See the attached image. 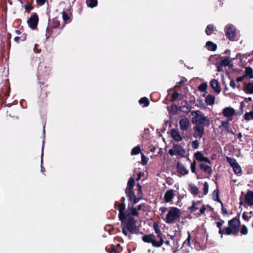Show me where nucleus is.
I'll return each instance as SVG.
<instances>
[{"mask_svg": "<svg viewBox=\"0 0 253 253\" xmlns=\"http://www.w3.org/2000/svg\"><path fill=\"white\" fill-rule=\"evenodd\" d=\"M176 167L178 176L180 177L182 175H185L188 174V170L186 169L181 163L179 162H177Z\"/></svg>", "mask_w": 253, "mask_h": 253, "instance_id": "16", "label": "nucleus"}, {"mask_svg": "<svg viewBox=\"0 0 253 253\" xmlns=\"http://www.w3.org/2000/svg\"><path fill=\"white\" fill-rule=\"evenodd\" d=\"M226 38L230 41H236V31L235 28L232 25H228L224 28Z\"/></svg>", "mask_w": 253, "mask_h": 253, "instance_id": "8", "label": "nucleus"}, {"mask_svg": "<svg viewBox=\"0 0 253 253\" xmlns=\"http://www.w3.org/2000/svg\"><path fill=\"white\" fill-rule=\"evenodd\" d=\"M202 112L199 110H196V111H192L191 112V114L193 116H199Z\"/></svg>", "mask_w": 253, "mask_h": 253, "instance_id": "57", "label": "nucleus"}, {"mask_svg": "<svg viewBox=\"0 0 253 253\" xmlns=\"http://www.w3.org/2000/svg\"><path fill=\"white\" fill-rule=\"evenodd\" d=\"M199 168L205 173L209 174V175L211 174L212 170L211 169V168L210 166H209L204 163H201L199 165Z\"/></svg>", "mask_w": 253, "mask_h": 253, "instance_id": "28", "label": "nucleus"}, {"mask_svg": "<svg viewBox=\"0 0 253 253\" xmlns=\"http://www.w3.org/2000/svg\"><path fill=\"white\" fill-rule=\"evenodd\" d=\"M178 106H179V104L178 105L174 104L171 105L169 107V114L171 115H176L177 113V111L179 110Z\"/></svg>", "mask_w": 253, "mask_h": 253, "instance_id": "32", "label": "nucleus"}, {"mask_svg": "<svg viewBox=\"0 0 253 253\" xmlns=\"http://www.w3.org/2000/svg\"><path fill=\"white\" fill-rule=\"evenodd\" d=\"M191 172L192 173L197 174V178L199 179L200 177H199V175L197 174V173L196 172V162L195 160H194L191 164Z\"/></svg>", "mask_w": 253, "mask_h": 253, "instance_id": "40", "label": "nucleus"}, {"mask_svg": "<svg viewBox=\"0 0 253 253\" xmlns=\"http://www.w3.org/2000/svg\"><path fill=\"white\" fill-rule=\"evenodd\" d=\"M126 198L124 197H122L121 198L120 202L116 201L114 204V207L116 208L118 207V211H119L118 217L119 219L124 218V215H125V210H126Z\"/></svg>", "mask_w": 253, "mask_h": 253, "instance_id": "7", "label": "nucleus"}, {"mask_svg": "<svg viewBox=\"0 0 253 253\" xmlns=\"http://www.w3.org/2000/svg\"><path fill=\"white\" fill-rule=\"evenodd\" d=\"M226 160L232 168L238 163L236 159L233 158L226 157Z\"/></svg>", "mask_w": 253, "mask_h": 253, "instance_id": "39", "label": "nucleus"}, {"mask_svg": "<svg viewBox=\"0 0 253 253\" xmlns=\"http://www.w3.org/2000/svg\"><path fill=\"white\" fill-rule=\"evenodd\" d=\"M47 85L41 87V92L39 97L38 103L40 106H42L46 102L48 91L46 90L45 87H47Z\"/></svg>", "mask_w": 253, "mask_h": 253, "instance_id": "12", "label": "nucleus"}, {"mask_svg": "<svg viewBox=\"0 0 253 253\" xmlns=\"http://www.w3.org/2000/svg\"><path fill=\"white\" fill-rule=\"evenodd\" d=\"M210 85L215 93H219L221 92V87L217 80L212 79L210 82Z\"/></svg>", "mask_w": 253, "mask_h": 253, "instance_id": "23", "label": "nucleus"}, {"mask_svg": "<svg viewBox=\"0 0 253 253\" xmlns=\"http://www.w3.org/2000/svg\"><path fill=\"white\" fill-rule=\"evenodd\" d=\"M166 182L169 185H171L174 182L173 178L171 177H168L166 178Z\"/></svg>", "mask_w": 253, "mask_h": 253, "instance_id": "56", "label": "nucleus"}, {"mask_svg": "<svg viewBox=\"0 0 253 253\" xmlns=\"http://www.w3.org/2000/svg\"><path fill=\"white\" fill-rule=\"evenodd\" d=\"M62 18H63V20L66 23H68L71 21L70 17L66 11H63L62 12Z\"/></svg>", "mask_w": 253, "mask_h": 253, "instance_id": "47", "label": "nucleus"}, {"mask_svg": "<svg viewBox=\"0 0 253 253\" xmlns=\"http://www.w3.org/2000/svg\"><path fill=\"white\" fill-rule=\"evenodd\" d=\"M193 136L194 137L197 138L199 137L201 138L202 137L203 135L205 132V127L203 126H200V125H195L193 127Z\"/></svg>", "mask_w": 253, "mask_h": 253, "instance_id": "14", "label": "nucleus"}, {"mask_svg": "<svg viewBox=\"0 0 253 253\" xmlns=\"http://www.w3.org/2000/svg\"><path fill=\"white\" fill-rule=\"evenodd\" d=\"M230 85L231 87H232L233 88H235L236 87V83L234 80H231L230 82Z\"/></svg>", "mask_w": 253, "mask_h": 253, "instance_id": "62", "label": "nucleus"}, {"mask_svg": "<svg viewBox=\"0 0 253 253\" xmlns=\"http://www.w3.org/2000/svg\"><path fill=\"white\" fill-rule=\"evenodd\" d=\"M244 118L247 121L253 120V112L251 111L250 112H246L244 115Z\"/></svg>", "mask_w": 253, "mask_h": 253, "instance_id": "43", "label": "nucleus"}, {"mask_svg": "<svg viewBox=\"0 0 253 253\" xmlns=\"http://www.w3.org/2000/svg\"><path fill=\"white\" fill-rule=\"evenodd\" d=\"M136 190L137 191V196L135 194L134 191H133V195L131 196V198H130V197H127L128 200L132 201L133 204H136L143 199V194L142 189H136Z\"/></svg>", "mask_w": 253, "mask_h": 253, "instance_id": "13", "label": "nucleus"}, {"mask_svg": "<svg viewBox=\"0 0 253 253\" xmlns=\"http://www.w3.org/2000/svg\"><path fill=\"white\" fill-rule=\"evenodd\" d=\"M208 87V85L207 83H204L200 84L198 87V90L202 92H204L206 91Z\"/></svg>", "mask_w": 253, "mask_h": 253, "instance_id": "45", "label": "nucleus"}, {"mask_svg": "<svg viewBox=\"0 0 253 253\" xmlns=\"http://www.w3.org/2000/svg\"><path fill=\"white\" fill-rule=\"evenodd\" d=\"M206 46L209 50L214 51L217 49V45L211 41H208L206 42Z\"/></svg>", "mask_w": 253, "mask_h": 253, "instance_id": "33", "label": "nucleus"}, {"mask_svg": "<svg viewBox=\"0 0 253 253\" xmlns=\"http://www.w3.org/2000/svg\"><path fill=\"white\" fill-rule=\"evenodd\" d=\"M202 203V200L192 202V205L191 207L188 208V211L191 213L195 212L197 210L199 209L198 206Z\"/></svg>", "mask_w": 253, "mask_h": 253, "instance_id": "27", "label": "nucleus"}, {"mask_svg": "<svg viewBox=\"0 0 253 253\" xmlns=\"http://www.w3.org/2000/svg\"><path fill=\"white\" fill-rule=\"evenodd\" d=\"M46 0H36L37 3L39 5H43L46 2Z\"/></svg>", "mask_w": 253, "mask_h": 253, "instance_id": "61", "label": "nucleus"}, {"mask_svg": "<svg viewBox=\"0 0 253 253\" xmlns=\"http://www.w3.org/2000/svg\"><path fill=\"white\" fill-rule=\"evenodd\" d=\"M246 77L248 76L250 79L253 78V70L250 67H247L245 68V74L244 75Z\"/></svg>", "mask_w": 253, "mask_h": 253, "instance_id": "36", "label": "nucleus"}, {"mask_svg": "<svg viewBox=\"0 0 253 253\" xmlns=\"http://www.w3.org/2000/svg\"><path fill=\"white\" fill-rule=\"evenodd\" d=\"M194 158L199 162H204L211 164V161L209 158L205 157L203 153L200 151H197L194 154Z\"/></svg>", "mask_w": 253, "mask_h": 253, "instance_id": "17", "label": "nucleus"}, {"mask_svg": "<svg viewBox=\"0 0 253 253\" xmlns=\"http://www.w3.org/2000/svg\"><path fill=\"white\" fill-rule=\"evenodd\" d=\"M128 201L129 202V204L127 207V211L125 212V215L128 218L129 217H133V216H138L139 214V212L136 211V209H135L134 207L135 204H133L132 201L130 200Z\"/></svg>", "mask_w": 253, "mask_h": 253, "instance_id": "10", "label": "nucleus"}, {"mask_svg": "<svg viewBox=\"0 0 253 253\" xmlns=\"http://www.w3.org/2000/svg\"><path fill=\"white\" fill-rule=\"evenodd\" d=\"M209 192V184L207 182H205L204 184V188L203 189V192L204 195L208 194Z\"/></svg>", "mask_w": 253, "mask_h": 253, "instance_id": "49", "label": "nucleus"}, {"mask_svg": "<svg viewBox=\"0 0 253 253\" xmlns=\"http://www.w3.org/2000/svg\"><path fill=\"white\" fill-rule=\"evenodd\" d=\"M39 20V18L37 13H33L27 20L29 27L33 30L37 29Z\"/></svg>", "mask_w": 253, "mask_h": 253, "instance_id": "9", "label": "nucleus"}, {"mask_svg": "<svg viewBox=\"0 0 253 253\" xmlns=\"http://www.w3.org/2000/svg\"><path fill=\"white\" fill-rule=\"evenodd\" d=\"M240 54V53H238L236 55V58H233L232 59H230L229 57H226L223 59V58L221 57V60L219 63L221 67H226V66H230L232 67L233 66L232 64H230L232 62V60L237 58L238 57V56Z\"/></svg>", "mask_w": 253, "mask_h": 253, "instance_id": "20", "label": "nucleus"}, {"mask_svg": "<svg viewBox=\"0 0 253 253\" xmlns=\"http://www.w3.org/2000/svg\"><path fill=\"white\" fill-rule=\"evenodd\" d=\"M175 154L181 157H184L186 153L185 149L180 145L175 144L173 145Z\"/></svg>", "mask_w": 253, "mask_h": 253, "instance_id": "19", "label": "nucleus"}, {"mask_svg": "<svg viewBox=\"0 0 253 253\" xmlns=\"http://www.w3.org/2000/svg\"><path fill=\"white\" fill-rule=\"evenodd\" d=\"M111 248L112 250L111 253H120V251H118L114 245L112 246Z\"/></svg>", "mask_w": 253, "mask_h": 253, "instance_id": "58", "label": "nucleus"}, {"mask_svg": "<svg viewBox=\"0 0 253 253\" xmlns=\"http://www.w3.org/2000/svg\"><path fill=\"white\" fill-rule=\"evenodd\" d=\"M32 63L33 65L39 64L37 74L39 83L41 85H44L45 82L49 78L51 74V68L50 65L44 62H41L40 58L37 56L32 59Z\"/></svg>", "mask_w": 253, "mask_h": 253, "instance_id": "2", "label": "nucleus"}, {"mask_svg": "<svg viewBox=\"0 0 253 253\" xmlns=\"http://www.w3.org/2000/svg\"><path fill=\"white\" fill-rule=\"evenodd\" d=\"M169 154L171 156H173L175 154L174 149H170L169 150Z\"/></svg>", "mask_w": 253, "mask_h": 253, "instance_id": "64", "label": "nucleus"}, {"mask_svg": "<svg viewBox=\"0 0 253 253\" xmlns=\"http://www.w3.org/2000/svg\"><path fill=\"white\" fill-rule=\"evenodd\" d=\"M232 168H233V170L235 174H238L241 173L242 169H241L240 166L239 165V164L238 163H237L236 165L233 166L232 167Z\"/></svg>", "mask_w": 253, "mask_h": 253, "instance_id": "41", "label": "nucleus"}, {"mask_svg": "<svg viewBox=\"0 0 253 253\" xmlns=\"http://www.w3.org/2000/svg\"><path fill=\"white\" fill-rule=\"evenodd\" d=\"M206 210V207L205 205H203L202 207L200 209V213L197 214L198 216H201V214H203L205 213V211Z\"/></svg>", "mask_w": 253, "mask_h": 253, "instance_id": "55", "label": "nucleus"}, {"mask_svg": "<svg viewBox=\"0 0 253 253\" xmlns=\"http://www.w3.org/2000/svg\"><path fill=\"white\" fill-rule=\"evenodd\" d=\"M141 151V149L139 146H137L134 147L131 151V155H138Z\"/></svg>", "mask_w": 253, "mask_h": 253, "instance_id": "44", "label": "nucleus"}, {"mask_svg": "<svg viewBox=\"0 0 253 253\" xmlns=\"http://www.w3.org/2000/svg\"><path fill=\"white\" fill-rule=\"evenodd\" d=\"M53 28L51 27V26H50L49 25V26H48L46 28V36L47 37V38H48L52 34V32H53V30H52V29Z\"/></svg>", "mask_w": 253, "mask_h": 253, "instance_id": "50", "label": "nucleus"}, {"mask_svg": "<svg viewBox=\"0 0 253 253\" xmlns=\"http://www.w3.org/2000/svg\"><path fill=\"white\" fill-rule=\"evenodd\" d=\"M148 158H147L143 153H141V164L143 166L146 165L148 163Z\"/></svg>", "mask_w": 253, "mask_h": 253, "instance_id": "51", "label": "nucleus"}, {"mask_svg": "<svg viewBox=\"0 0 253 253\" xmlns=\"http://www.w3.org/2000/svg\"><path fill=\"white\" fill-rule=\"evenodd\" d=\"M181 94L179 93L178 92H177L176 91H174L172 94L170 101L174 102L176 100H181Z\"/></svg>", "mask_w": 253, "mask_h": 253, "instance_id": "35", "label": "nucleus"}, {"mask_svg": "<svg viewBox=\"0 0 253 253\" xmlns=\"http://www.w3.org/2000/svg\"><path fill=\"white\" fill-rule=\"evenodd\" d=\"M180 215V209L176 207H171L166 215L165 221L168 224H172L179 218Z\"/></svg>", "mask_w": 253, "mask_h": 253, "instance_id": "4", "label": "nucleus"}, {"mask_svg": "<svg viewBox=\"0 0 253 253\" xmlns=\"http://www.w3.org/2000/svg\"><path fill=\"white\" fill-rule=\"evenodd\" d=\"M245 203L249 206H253V191H248L245 196Z\"/></svg>", "mask_w": 253, "mask_h": 253, "instance_id": "22", "label": "nucleus"}, {"mask_svg": "<svg viewBox=\"0 0 253 253\" xmlns=\"http://www.w3.org/2000/svg\"><path fill=\"white\" fill-rule=\"evenodd\" d=\"M214 26L212 24L208 25L205 30V32L208 36H211L214 32Z\"/></svg>", "mask_w": 253, "mask_h": 253, "instance_id": "37", "label": "nucleus"}, {"mask_svg": "<svg viewBox=\"0 0 253 253\" xmlns=\"http://www.w3.org/2000/svg\"><path fill=\"white\" fill-rule=\"evenodd\" d=\"M155 236L153 234L145 235L142 237L144 242L151 243L152 246L156 248L161 247L162 246V240L161 241H157L155 240Z\"/></svg>", "mask_w": 253, "mask_h": 253, "instance_id": "6", "label": "nucleus"}, {"mask_svg": "<svg viewBox=\"0 0 253 253\" xmlns=\"http://www.w3.org/2000/svg\"><path fill=\"white\" fill-rule=\"evenodd\" d=\"M222 114L224 117L228 118V121H231L232 117L235 114V111L231 107H226L223 109Z\"/></svg>", "mask_w": 253, "mask_h": 253, "instance_id": "18", "label": "nucleus"}, {"mask_svg": "<svg viewBox=\"0 0 253 253\" xmlns=\"http://www.w3.org/2000/svg\"><path fill=\"white\" fill-rule=\"evenodd\" d=\"M20 38L21 41H25L27 38V35L26 34H23L20 37Z\"/></svg>", "mask_w": 253, "mask_h": 253, "instance_id": "63", "label": "nucleus"}, {"mask_svg": "<svg viewBox=\"0 0 253 253\" xmlns=\"http://www.w3.org/2000/svg\"><path fill=\"white\" fill-rule=\"evenodd\" d=\"M239 216V214H238L237 216L229 220L228 222V226L225 227L223 229H222V227L224 221L220 219L219 221L216 222V226L219 229L218 233L220 235L221 238H222L223 235L227 236L238 235L239 232V226L241 224Z\"/></svg>", "mask_w": 253, "mask_h": 253, "instance_id": "1", "label": "nucleus"}, {"mask_svg": "<svg viewBox=\"0 0 253 253\" xmlns=\"http://www.w3.org/2000/svg\"><path fill=\"white\" fill-rule=\"evenodd\" d=\"M24 8L27 12H30L34 9V7L31 4H27L24 5Z\"/></svg>", "mask_w": 253, "mask_h": 253, "instance_id": "53", "label": "nucleus"}, {"mask_svg": "<svg viewBox=\"0 0 253 253\" xmlns=\"http://www.w3.org/2000/svg\"><path fill=\"white\" fill-rule=\"evenodd\" d=\"M192 122L195 125L203 126L204 127L205 126L209 127L211 124L210 119L205 116L203 113L199 116H194L192 119Z\"/></svg>", "mask_w": 253, "mask_h": 253, "instance_id": "5", "label": "nucleus"}, {"mask_svg": "<svg viewBox=\"0 0 253 253\" xmlns=\"http://www.w3.org/2000/svg\"><path fill=\"white\" fill-rule=\"evenodd\" d=\"M199 146V143L198 140H195L192 141L191 146L194 149H197Z\"/></svg>", "mask_w": 253, "mask_h": 253, "instance_id": "54", "label": "nucleus"}, {"mask_svg": "<svg viewBox=\"0 0 253 253\" xmlns=\"http://www.w3.org/2000/svg\"><path fill=\"white\" fill-rule=\"evenodd\" d=\"M187 234H188V237H187V239L183 242V246L186 245L188 247H190L191 235L189 231H188Z\"/></svg>", "mask_w": 253, "mask_h": 253, "instance_id": "46", "label": "nucleus"}, {"mask_svg": "<svg viewBox=\"0 0 253 253\" xmlns=\"http://www.w3.org/2000/svg\"><path fill=\"white\" fill-rule=\"evenodd\" d=\"M179 123L180 126V128L181 130H187L190 125V123L187 118L180 119Z\"/></svg>", "mask_w": 253, "mask_h": 253, "instance_id": "24", "label": "nucleus"}, {"mask_svg": "<svg viewBox=\"0 0 253 253\" xmlns=\"http://www.w3.org/2000/svg\"><path fill=\"white\" fill-rule=\"evenodd\" d=\"M170 135L172 139L176 142H179L182 140V137L180 134L179 131L175 128L170 130Z\"/></svg>", "mask_w": 253, "mask_h": 253, "instance_id": "21", "label": "nucleus"}, {"mask_svg": "<svg viewBox=\"0 0 253 253\" xmlns=\"http://www.w3.org/2000/svg\"><path fill=\"white\" fill-rule=\"evenodd\" d=\"M243 90L247 94H253V82L244 83Z\"/></svg>", "mask_w": 253, "mask_h": 253, "instance_id": "25", "label": "nucleus"}, {"mask_svg": "<svg viewBox=\"0 0 253 253\" xmlns=\"http://www.w3.org/2000/svg\"><path fill=\"white\" fill-rule=\"evenodd\" d=\"M86 3L87 6L93 8L97 5V0H86Z\"/></svg>", "mask_w": 253, "mask_h": 253, "instance_id": "38", "label": "nucleus"}, {"mask_svg": "<svg viewBox=\"0 0 253 253\" xmlns=\"http://www.w3.org/2000/svg\"><path fill=\"white\" fill-rule=\"evenodd\" d=\"M191 106L189 102L186 100L181 102V105L178 106V110L186 114H188L191 111Z\"/></svg>", "mask_w": 253, "mask_h": 253, "instance_id": "15", "label": "nucleus"}, {"mask_svg": "<svg viewBox=\"0 0 253 253\" xmlns=\"http://www.w3.org/2000/svg\"><path fill=\"white\" fill-rule=\"evenodd\" d=\"M216 196L215 198L213 197V200L221 204V213H222V214H223V215L227 214H228V211L224 207L223 204L222 202H221V201L219 199V195H218V191L217 192V191H216Z\"/></svg>", "mask_w": 253, "mask_h": 253, "instance_id": "29", "label": "nucleus"}, {"mask_svg": "<svg viewBox=\"0 0 253 253\" xmlns=\"http://www.w3.org/2000/svg\"><path fill=\"white\" fill-rule=\"evenodd\" d=\"M49 25L53 28H59L60 25V21L57 19V18H54L50 22Z\"/></svg>", "mask_w": 253, "mask_h": 253, "instance_id": "34", "label": "nucleus"}, {"mask_svg": "<svg viewBox=\"0 0 253 253\" xmlns=\"http://www.w3.org/2000/svg\"><path fill=\"white\" fill-rule=\"evenodd\" d=\"M145 204H140L135 207V209H136V211H139L141 210L142 208L145 207Z\"/></svg>", "mask_w": 253, "mask_h": 253, "instance_id": "60", "label": "nucleus"}, {"mask_svg": "<svg viewBox=\"0 0 253 253\" xmlns=\"http://www.w3.org/2000/svg\"><path fill=\"white\" fill-rule=\"evenodd\" d=\"M239 231H240V233H241V234L244 235H247L248 233V228L245 225H243L241 226V228L240 230L239 229Z\"/></svg>", "mask_w": 253, "mask_h": 253, "instance_id": "48", "label": "nucleus"}, {"mask_svg": "<svg viewBox=\"0 0 253 253\" xmlns=\"http://www.w3.org/2000/svg\"><path fill=\"white\" fill-rule=\"evenodd\" d=\"M215 98L213 95L208 94L205 98V102L207 105H212L214 103Z\"/></svg>", "mask_w": 253, "mask_h": 253, "instance_id": "30", "label": "nucleus"}, {"mask_svg": "<svg viewBox=\"0 0 253 253\" xmlns=\"http://www.w3.org/2000/svg\"><path fill=\"white\" fill-rule=\"evenodd\" d=\"M139 103L140 104H144V106L147 107L149 105L150 102L147 97H144L140 98V99L139 100Z\"/></svg>", "mask_w": 253, "mask_h": 253, "instance_id": "42", "label": "nucleus"}, {"mask_svg": "<svg viewBox=\"0 0 253 253\" xmlns=\"http://www.w3.org/2000/svg\"><path fill=\"white\" fill-rule=\"evenodd\" d=\"M121 222V226L122 227V233L126 236H128L130 239V235L136 234L137 230L136 225V220L133 217H127L124 215V218L119 219Z\"/></svg>", "mask_w": 253, "mask_h": 253, "instance_id": "3", "label": "nucleus"}, {"mask_svg": "<svg viewBox=\"0 0 253 253\" xmlns=\"http://www.w3.org/2000/svg\"><path fill=\"white\" fill-rule=\"evenodd\" d=\"M6 89L7 90L4 94L5 96L6 97V99L9 96L10 92V87L9 85L6 87Z\"/></svg>", "mask_w": 253, "mask_h": 253, "instance_id": "59", "label": "nucleus"}, {"mask_svg": "<svg viewBox=\"0 0 253 253\" xmlns=\"http://www.w3.org/2000/svg\"><path fill=\"white\" fill-rule=\"evenodd\" d=\"M228 120L226 121H222L221 122V126H223L224 128H225L226 130L228 131V128L229 126V124L228 122Z\"/></svg>", "mask_w": 253, "mask_h": 253, "instance_id": "52", "label": "nucleus"}, {"mask_svg": "<svg viewBox=\"0 0 253 253\" xmlns=\"http://www.w3.org/2000/svg\"><path fill=\"white\" fill-rule=\"evenodd\" d=\"M189 191L194 196H196L199 193L198 188L195 185L189 184Z\"/></svg>", "mask_w": 253, "mask_h": 253, "instance_id": "31", "label": "nucleus"}, {"mask_svg": "<svg viewBox=\"0 0 253 253\" xmlns=\"http://www.w3.org/2000/svg\"><path fill=\"white\" fill-rule=\"evenodd\" d=\"M174 196V191L172 189L168 190L164 195V199L166 203L171 202Z\"/></svg>", "mask_w": 253, "mask_h": 253, "instance_id": "26", "label": "nucleus"}, {"mask_svg": "<svg viewBox=\"0 0 253 253\" xmlns=\"http://www.w3.org/2000/svg\"><path fill=\"white\" fill-rule=\"evenodd\" d=\"M135 184L134 179L132 177H130L127 183V186L125 189V193L126 196L130 197L133 195V188Z\"/></svg>", "mask_w": 253, "mask_h": 253, "instance_id": "11", "label": "nucleus"}]
</instances>
